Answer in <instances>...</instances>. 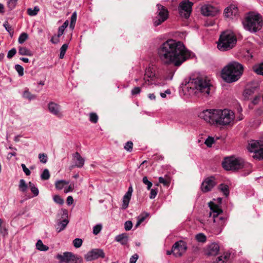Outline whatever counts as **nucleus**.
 Here are the masks:
<instances>
[{
	"instance_id": "37",
	"label": "nucleus",
	"mask_w": 263,
	"mask_h": 263,
	"mask_svg": "<svg viewBox=\"0 0 263 263\" xmlns=\"http://www.w3.org/2000/svg\"><path fill=\"white\" fill-rule=\"evenodd\" d=\"M3 26L5 27L6 31L9 33L11 37H12L14 34V30L12 27L9 25L7 21L4 22Z\"/></svg>"
},
{
	"instance_id": "4",
	"label": "nucleus",
	"mask_w": 263,
	"mask_h": 263,
	"mask_svg": "<svg viewBox=\"0 0 263 263\" xmlns=\"http://www.w3.org/2000/svg\"><path fill=\"white\" fill-rule=\"evenodd\" d=\"M245 30L255 33L261 29L263 22L261 16L259 14L249 13L242 22Z\"/></svg>"
},
{
	"instance_id": "32",
	"label": "nucleus",
	"mask_w": 263,
	"mask_h": 263,
	"mask_svg": "<svg viewBox=\"0 0 263 263\" xmlns=\"http://www.w3.org/2000/svg\"><path fill=\"white\" fill-rule=\"evenodd\" d=\"M22 96L24 98L27 99L29 100H32L35 98L36 96L31 94L28 88H26L23 93Z\"/></svg>"
},
{
	"instance_id": "1",
	"label": "nucleus",
	"mask_w": 263,
	"mask_h": 263,
	"mask_svg": "<svg viewBox=\"0 0 263 263\" xmlns=\"http://www.w3.org/2000/svg\"><path fill=\"white\" fill-rule=\"evenodd\" d=\"M158 54L161 61L165 64L180 66L184 62L193 59L195 54L187 49L179 41L167 40L158 49Z\"/></svg>"
},
{
	"instance_id": "3",
	"label": "nucleus",
	"mask_w": 263,
	"mask_h": 263,
	"mask_svg": "<svg viewBox=\"0 0 263 263\" xmlns=\"http://www.w3.org/2000/svg\"><path fill=\"white\" fill-rule=\"evenodd\" d=\"M237 41V37L233 32L231 30L224 31L219 36L217 48L222 51L229 50L235 46Z\"/></svg>"
},
{
	"instance_id": "39",
	"label": "nucleus",
	"mask_w": 263,
	"mask_h": 263,
	"mask_svg": "<svg viewBox=\"0 0 263 263\" xmlns=\"http://www.w3.org/2000/svg\"><path fill=\"white\" fill-rule=\"evenodd\" d=\"M28 38V35L26 32H22L20 35L18 39V42L20 44H23L25 42V41L27 40Z\"/></svg>"
},
{
	"instance_id": "20",
	"label": "nucleus",
	"mask_w": 263,
	"mask_h": 263,
	"mask_svg": "<svg viewBox=\"0 0 263 263\" xmlns=\"http://www.w3.org/2000/svg\"><path fill=\"white\" fill-rule=\"evenodd\" d=\"M223 14L226 17L233 18L238 15V8L234 5H231L224 9Z\"/></svg>"
},
{
	"instance_id": "15",
	"label": "nucleus",
	"mask_w": 263,
	"mask_h": 263,
	"mask_svg": "<svg viewBox=\"0 0 263 263\" xmlns=\"http://www.w3.org/2000/svg\"><path fill=\"white\" fill-rule=\"evenodd\" d=\"M258 87V83L256 81H253L248 83L245 87L243 96L246 99H249Z\"/></svg>"
},
{
	"instance_id": "40",
	"label": "nucleus",
	"mask_w": 263,
	"mask_h": 263,
	"mask_svg": "<svg viewBox=\"0 0 263 263\" xmlns=\"http://www.w3.org/2000/svg\"><path fill=\"white\" fill-rule=\"evenodd\" d=\"M50 176L49 170L47 168H45L41 175V178L43 180H47L49 179Z\"/></svg>"
},
{
	"instance_id": "16",
	"label": "nucleus",
	"mask_w": 263,
	"mask_h": 263,
	"mask_svg": "<svg viewBox=\"0 0 263 263\" xmlns=\"http://www.w3.org/2000/svg\"><path fill=\"white\" fill-rule=\"evenodd\" d=\"M61 214L62 218H64L62 220H60L57 223V227L56 230L57 232L59 233L65 229L66 226L68 224L69 221L68 218V212L66 209H62L61 211Z\"/></svg>"
},
{
	"instance_id": "17",
	"label": "nucleus",
	"mask_w": 263,
	"mask_h": 263,
	"mask_svg": "<svg viewBox=\"0 0 263 263\" xmlns=\"http://www.w3.org/2000/svg\"><path fill=\"white\" fill-rule=\"evenodd\" d=\"M201 11L203 15L214 16L218 13L219 10L217 7L210 4H206L201 7Z\"/></svg>"
},
{
	"instance_id": "26",
	"label": "nucleus",
	"mask_w": 263,
	"mask_h": 263,
	"mask_svg": "<svg viewBox=\"0 0 263 263\" xmlns=\"http://www.w3.org/2000/svg\"><path fill=\"white\" fill-rule=\"evenodd\" d=\"M115 240L119 242L122 245H126L129 241V236L126 233H123L117 235L115 238Z\"/></svg>"
},
{
	"instance_id": "48",
	"label": "nucleus",
	"mask_w": 263,
	"mask_h": 263,
	"mask_svg": "<svg viewBox=\"0 0 263 263\" xmlns=\"http://www.w3.org/2000/svg\"><path fill=\"white\" fill-rule=\"evenodd\" d=\"M53 200L55 203L60 205H62L64 203V200L58 195L53 196Z\"/></svg>"
},
{
	"instance_id": "7",
	"label": "nucleus",
	"mask_w": 263,
	"mask_h": 263,
	"mask_svg": "<svg viewBox=\"0 0 263 263\" xmlns=\"http://www.w3.org/2000/svg\"><path fill=\"white\" fill-rule=\"evenodd\" d=\"M222 164L227 171H235L242 168H250L251 167L250 164L245 162L242 159L233 156L226 158Z\"/></svg>"
},
{
	"instance_id": "22",
	"label": "nucleus",
	"mask_w": 263,
	"mask_h": 263,
	"mask_svg": "<svg viewBox=\"0 0 263 263\" xmlns=\"http://www.w3.org/2000/svg\"><path fill=\"white\" fill-rule=\"evenodd\" d=\"M219 251V246L218 243L213 242L209 244L205 250V254L208 256H215Z\"/></svg>"
},
{
	"instance_id": "18",
	"label": "nucleus",
	"mask_w": 263,
	"mask_h": 263,
	"mask_svg": "<svg viewBox=\"0 0 263 263\" xmlns=\"http://www.w3.org/2000/svg\"><path fill=\"white\" fill-rule=\"evenodd\" d=\"M263 146V142L251 140L248 144V149L249 152L259 154Z\"/></svg>"
},
{
	"instance_id": "34",
	"label": "nucleus",
	"mask_w": 263,
	"mask_h": 263,
	"mask_svg": "<svg viewBox=\"0 0 263 263\" xmlns=\"http://www.w3.org/2000/svg\"><path fill=\"white\" fill-rule=\"evenodd\" d=\"M219 190L223 193V195L226 197L228 196L229 195V186L227 185L224 184H221L219 186Z\"/></svg>"
},
{
	"instance_id": "30",
	"label": "nucleus",
	"mask_w": 263,
	"mask_h": 263,
	"mask_svg": "<svg viewBox=\"0 0 263 263\" xmlns=\"http://www.w3.org/2000/svg\"><path fill=\"white\" fill-rule=\"evenodd\" d=\"M69 181L64 180H59L55 182V186L58 190L63 189L65 185L68 184Z\"/></svg>"
},
{
	"instance_id": "43",
	"label": "nucleus",
	"mask_w": 263,
	"mask_h": 263,
	"mask_svg": "<svg viewBox=\"0 0 263 263\" xmlns=\"http://www.w3.org/2000/svg\"><path fill=\"white\" fill-rule=\"evenodd\" d=\"M89 120L91 122L96 123L98 120V116L95 112H91L89 115Z\"/></svg>"
},
{
	"instance_id": "58",
	"label": "nucleus",
	"mask_w": 263,
	"mask_h": 263,
	"mask_svg": "<svg viewBox=\"0 0 263 263\" xmlns=\"http://www.w3.org/2000/svg\"><path fill=\"white\" fill-rule=\"evenodd\" d=\"M21 166H22L23 172L25 173L26 175L29 176L30 175L31 172H30V170L28 168L26 167L25 164H22Z\"/></svg>"
},
{
	"instance_id": "62",
	"label": "nucleus",
	"mask_w": 263,
	"mask_h": 263,
	"mask_svg": "<svg viewBox=\"0 0 263 263\" xmlns=\"http://www.w3.org/2000/svg\"><path fill=\"white\" fill-rule=\"evenodd\" d=\"M226 66H242V65L235 61H231L227 64Z\"/></svg>"
},
{
	"instance_id": "52",
	"label": "nucleus",
	"mask_w": 263,
	"mask_h": 263,
	"mask_svg": "<svg viewBox=\"0 0 263 263\" xmlns=\"http://www.w3.org/2000/svg\"><path fill=\"white\" fill-rule=\"evenodd\" d=\"M253 71L257 74L263 76V67H253Z\"/></svg>"
},
{
	"instance_id": "44",
	"label": "nucleus",
	"mask_w": 263,
	"mask_h": 263,
	"mask_svg": "<svg viewBox=\"0 0 263 263\" xmlns=\"http://www.w3.org/2000/svg\"><path fill=\"white\" fill-rule=\"evenodd\" d=\"M83 241L80 238H76L73 240V246L76 248H80L82 245Z\"/></svg>"
},
{
	"instance_id": "57",
	"label": "nucleus",
	"mask_w": 263,
	"mask_h": 263,
	"mask_svg": "<svg viewBox=\"0 0 263 263\" xmlns=\"http://www.w3.org/2000/svg\"><path fill=\"white\" fill-rule=\"evenodd\" d=\"M124 228L126 231H129L132 229V221L128 220L125 222Z\"/></svg>"
},
{
	"instance_id": "36",
	"label": "nucleus",
	"mask_w": 263,
	"mask_h": 263,
	"mask_svg": "<svg viewBox=\"0 0 263 263\" xmlns=\"http://www.w3.org/2000/svg\"><path fill=\"white\" fill-rule=\"evenodd\" d=\"M68 25V21L66 20L64 22L63 25L60 26L58 28V34L59 36H61L64 33L65 29Z\"/></svg>"
},
{
	"instance_id": "60",
	"label": "nucleus",
	"mask_w": 263,
	"mask_h": 263,
	"mask_svg": "<svg viewBox=\"0 0 263 263\" xmlns=\"http://www.w3.org/2000/svg\"><path fill=\"white\" fill-rule=\"evenodd\" d=\"M77 12L75 11L72 14V15L71 16V17H70L71 24H72V23L76 24V22L77 21Z\"/></svg>"
},
{
	"instance_id": "51",
	"label": "nucleus",
	"mask_w": 263,
	"mask_h": 263,
	"mask_svg": "<svg viewBox=\"0 0 263 263\" xmlns=\"http://www.w3.org/2000/svg\"><path fill=\"white\" fill-rule=\"evenodd\" d=\"M102 229V225L100 224H98L96 225L93 228V233L95 235H97L100 233Z\"/></svg>"
},
{
	"instance_id": "31",
	"label": "nucleus",
	"mask_w": 263,
	"mask_h": 263,
	"mask_svg": "<svg viewBox=\"0 0 263 263\" xmlns=\"http://www.w3.org/2000/svg\"><path fill=\"white\" fill-rule=\"evenodd\" d=\"M28 185L31 193L33 194V197L37 196L39 194V191L36 186L31 182H29Z\"/></svg>"
},
{
	"instance_id": "59",
	"label": "nucleus",
	"mask_w": 263,
	"mask_h": 263,
	"mask_svg": "<svg viewBox=\"0 0 263 263\" xmlns=\"http://www.w3.org/2000/svg\"><path fill=\"white\" fill-rule=\"evenodd\" d=\"M15 70L18 72L19 76H23L24 74L23 67H15Z\"/></svg>"
},
{
	"instance_id": "10",
	"label": "nucleus",
	"mask_w": 263,
	"mask_h": 263,
	"mask_svg": "<svg viewBox=\"0 0 263 263\" xmlns=\"http://www.w3.org/2000/svg\"><path fill=\"white\" fill-rule=\"evenodd\" d=\"M157 15L153 18V23L155 27L161 25L167 19L168 16V10L165 7L160 4H157Z\"/></svg>"
},
{
	"instance_id": "5",
	"label": "nucleus",
	"mask_w": 263,
	"mask_h": 263,
	"mask_svg": "<svg viewBox=\"0 0 263 263\" xmlns=\"http://www.w3.org/2000/svg\"><path fill=\"white\" fill-rule=\"evenodd\" d=\"M243 71V67H224L221 72V78L227 83L237 81Z\"/></svg>"
},
{
	"instance_id": "63",
	"label": "nucleus",
	"mask_w": 263,
	"mask_h": 263,
	"mask_svg": "<svg viewBox=\"0 0 263 263\" xmlns=\"http://www.w3.org/2000/svg\"><path fill=\"white\" fill-rule=\"evenodd\" d=\"M171 93V91L170 89H167L164 92H160V96L162 98H165L166 97V95H170Z\"/></svg>"
},
{
	"instance_id": "25",
	"label": "nucleus",
	"mask_w": 263,
	"mask_h": 263,
	"mask_svg": "<svg viewBox=\"0 0 263 263\" xmlns=\"http://www.w3.org/2000/svg\"><path fill=\"white\" fill-rule=\"evenodd\" d=\"M156 77V72L154 67H146L145 70L144 80L149 81V80H153Z\"/></svg>"
},
{
	"instance_id": "14",
	"label": "nucleus",
	"mask_w": 263,
	"mask_h": 263,
	"mask_svg": "<svg viewBox=\"0 0 263 263\" xmlns=\"http://www.w3.org/2000/svg\"><path fill=\"white\" fill-rule=\"evenodd\" d=\"M105 254L102 249H94L87 253L84 256V258L87 261H90L96 260L98 258H104Z\"/></svg>"
},
{
	"instance_id": "42",
	"label": "nucleus",
	"mask_w": 263,
	"mask_h": 263,
	"mask_svg": "<svg viewBox=\"0 0 263 263\" xmlns=\"http://www.w3.org/2000/svg\"><path fill=\"white\" fill-rule=\"evenodd\" d=\"M196 239L200 242H204L206 241V237L203 233H199L196 235Z\"/></svg>"
},
{
	"instance_id": "8",
	"label": "nucleus",
	"mask_w": 263,
	"mask_h": 263,
	"mask_svg": "<svg viewBox=\"0 0 263 263\" xmlns=\"http://www.w3.org/2000/svg\"><path fill=\"white\" fill-rule=\"evenodd\" d=\"M209 204L211 210L209 216L212 218L213 222L217 223L219 227L220 230L217 233L219 234L221 231L222 228L226 225L227 219L222 216V211L218 206L212 202H210Z\"/></svg>"
},
{
	"instance_id": "11",
	"label": "nucleus",
	"mask_w": 263,
	"mask_h": 263,
	"mask_svg": "<svg viewBox=\"0 0 263 263\" xmlns=\"http://www.w3.org/2000/svg\"><path fill=\"white\" fill-rule=\"evenodd\" d=\"M193 3L189 0L181 2L178 7L179 13L181 16L187 18L190 17L192 12Z\"/></svg>"
},
{
	"instance_id": "21",
	"label": "nucleus",
	"mask_w": 263,
	"mask_h": 263,
	"mask_svg": "<svg viewBox=\"0 0 263 263\" xmlns=\"http://www.w3.org/2000/svg\"><path fill=\"white\" fill-rule=\"evenodd\" d=\"M48 108L49 112L52 115L61 118L62 114L61 112V106L59 104L54 102H50L48 104Z\"/></svg>"
},
{
	"instance_id": "49",
	"label": "nucleus",
	"mask_w": 263,
	"mask_h": 263,
	"mask_svg": "<svg viewBox=\"0 0 263 263\" xmlns=\"http://www.w3.org/2000/svg\"><path fill=\"white\" fill-rule=\"evenodd\" d=\"M159 182L163 184L165 186H168L170 184V180L168 179L162 177L159 178Z\"/></svg>"
},
{
	"instance_id": "35",
	"label": "nucleus",
	"mask_w": 263,
	"mask_h": 263,
	"mask_svg": "<svg viewBox=\"0 0 263 263\" xmlns=\"http://www.w3.org/2000/svg\"><path fill=\"white\" fill-rule=\"evenodd\" d=\"M40 11V8L38 6H35L32 9L31 8H28L27 10V14L30 16H35Z\"/></svg>"
},
{
	"instance_id": "12",
	"label": "nucleus",
	"mask_w": 263,
	"mask_h": 263,
	"mask_svg": "<svg viewBox=\"0 0 263 263\" xmlns=\"http://www.w3.org/2000/svg\"><path fill=\"white\" fill-rule=\"evenodd\" d=\"M215 111L216 109H204L199 114L198 117L206 123L214 125Z\"/></svg>"
},
{
	"instance_id": "38",
	"label": "nucleus",
	"mask_w": 263,
	"mask_h": 263,
	"mask_svg": "<svg viewBox=\"0 0 263 263\" xmlns=\"http://www.w3.org/2000/svg\"><path fill=\"white\" fill-rule=\"evenodd\" d=\"M18 187L20 190L22 192L26 191L28 186L24 179H22L20 180Z\"/></svg>"
},
{
	"instance_id": "50",
	"label": "nucleus",
	"mask_w": 263,
	"mask_h": 263,
	"mask_svg": "<svg viewBox=\"0 0 263 263\" xmlns=\"http://www.w3.org/2000/svg\"><path fill=\"white\" fill-rule=\"evenodd\" d=\"M214 139L213 137H209L205 141L204 143L208 147H211L214 143Z\"/></svg>"
},
{
	"instance_id": "64",
	"label": "nucleus",
	"mask_w": 263,
	"mask_h": 263,
	"mask_svg": "<svg viewBox=\"0 0 263 263\" xmlns=\"http://www.w3.org/2000/svg\"><path fill=\"white\" fill-rule=\"evenodd\" d=\"M73 199L72 196H69L67 197L66 199V203L67 205H70L72 204Z\"/></svg>"
},
{
	"instance_id": "13",
	"label": "nucleus",
	"mask_w": 263,
	"mask_h": 263,
	"mask_svg": "<svg viewBox=\"0 0 263 263\" xmlns=\"http://www.w3.org/2000/svg\"><path fill=\"white\" fill-rule=\"evenodd\" d=\"M187 249L186 243L182 241L179 240L176 242L172 248L173 254L176 257L181 256Z\"/></svg>"
},
{
	"instance_id": "61",
	"label": "nucleus",
	"mask_w": 263,
	"mask_h": 263,
	"mask_svg": "<svg viewBox=\"0 0 263 263\" xmlns=\"http://www.w3.org/2000/svg\"><path fill=\"white\" fill-rule=\"evenodd\" d=\"M124 148L129 152L132 151V141H128L126 143Z\"/></svg>"
},
{
	"instance_id": "27",
	"label": "nucleus",
	"mask_w": 263,
	"mask_h": 263,
	"mask_svg": "<svg viewBox=\"0 0 263 263\" xmlns=\"http://www.w3.org/2000/svg\"><path fill=\"white\" fill-rule=\"evenodd\" d=\"M132 195V184L128 187L127 193L124 196L123 198L122 209H125L127 208L130 196Z\"/></svg>"
},
{
	"instance_id": "56",
	"label": "nucleus",
	"mask_w": 263,
	"mask_h": 263,
	"mask_svg": "<svg viewBox=\"0 0 263 263\" xmlns=\"http://www.w3.org/2000/svg\"><path fill=\"white\" fill-rule=\"evenodd\" d=\"M60 36H58V34L55 35L54 36H52L51 39L50 41L52 42V43L54 44H57L60 42L59 37Z\"/></svg>"
},
{
	"instance_id": "24",
	"label": "nucleus",
	"mask_w": 263,
	"mask_h": 263,
	"mask_svg": "<svg viewBox=\"0 0 263 263\" xmlns=\"http://www.w3.org/2000/svg\"><path fill=\"white\" fill-rule=\"evenodd\" d=\"M72 160L74 163V166L75 167L81 168L84 164L85 159L78 152H76L72 155Z\"/></svg>"
},
{
	"instance_id": "23",
	"label": "nucleus",
	"mask_w": 263,
	"mask_h": 263,
	"mask_svg": "<svg viewBox=\"0 0 263 263\" xmlns=\"http://www.w3.org/2000/svg\"><path fill=\"white\" fill-rule=\"evenodd\" d=\"M233 257V254L230 251L224 252L222 255L218 257L213 263H227Z\"/></svg>"
},
{
	"instance_id": "28",
	"label": "nucleus",
	"mask_w": 263,
	"mask_h": 263,
	"mask_svg": "<svg viewBox=\"0 0 263 263\" xmlns=\"http://www.w3.org/2000/svg\"><path fill=\"white\" fill-rule=\"evenodd\" d=\"M149 214L146 212L142 213L137 218V221L135 225V227L137 228L139 226L142 224L146 218L149 217Z\"/></svg>"
},
{
	"instance_id": "53",
	"label": "nucleus",
	"mask_w": 263,
	"mask_h": 263,
	"mask_svg": "<svg viewBox=\"0 0 263 263\" xmlns=\"http://www.w3.org/2000/svg\"><path fill=\"white\" fill-rule=\"evenodd\" d=\"M16 53V49L15 48H12L10 50L7 54V58L11 59Z\"/></svg>"
},
{
	"instance_id": "29",
	"label": "nucleus",
	"mask_w": 263,
	"mask_h": 263,
	"mask_svg": "<svg viewBox=\"0 0 263 263\" xmlns=\"http://www.w3.org/2000/svg\"><path fill=\"white\" fill-rule=\"evenodd\" d=\"M176 70V69L174 68L173 67H171L167 69L164 76L165 79L167 80H172L173 79Z\"/></svg>"
},
{
	"instance_id": "2",
	"label": "nucleus",
	"mask_w": 263,
	"mask_h": 263,
	"mask_svg": "<svg viewBox=\"0 0 263 263\" xmlns=\"http://www.w3.org/2000/svg\"><path fill=\"white\" fill-rule=\"evenodd\" d=\"M212 84L210 79L204 74H194L185 78L181 83L182 90L190 96L207 97Z\"/></svg>"
},
{
	"instance_id": "47",
	"label": "nucleus",
	"mask_w": 263,
	"mask_h": 263,
	"mask_svg": "<svg viewBox=\"0 0 263 263\" xmlns=\"http://www.w3.org/2000/svg\"><path fill=\"white\" fill-rule=\"evenodd\" d=\"M30 51L25 47H19L18 53L21 55H29Z\"/></svg>"
},
{
	"instance_id": "55",
	"label": "nucleus",
	"mask_w": 263,
	"mask_h": 263,
	"mask_svg": "<svg viewBox=\"0 0 263 263\" xmlns=\"http://www.w3.org/2000/svg\"><path fill=\"white\" fill-rule=\"evenodd\" d=\"M157 193H158V190L157 189H152L151 190L149 198L151 199H154L156 197V195H157Z\"/></svg>"
},
{
	"instance_id": "6",
	"label": "nucleus",
	"mask_w": 263,
	"mask_h": 263,
	"mask_svg": "<svg viewBox=\"0 0 263 263\" xmlns=\"http://www.w3.org/2000/svg\"><path fill=\"white\" fill-rule=\"evenodd\" d=\"M215 111L214 125H228L233 122L235 118L234 113L231 110L227 109H216Z\"/></svg>"
},
{
	"instance_id": "9",
	"label": "nucleus",
	"mask_w": 263,
	"mask_h": 263,
	"mask_svg": "<svg viewBox=\"0 0 263 263\" xmlns=\"http://www.w3.org/2000/svg\"><path fill=\"white\" fill-rule=\"evenodd\" d=\"M55 258L59 260V263H83L81 256L70 252H65L63 254H58Z\"/></svg>"
},
{
	"instance_id": "54",
	"label": "nucleus",
	"mask_w": 263,
	"mask_h": 263,
	"mask_svg": "<svg viewBox=\"0 0 263 263\" xmlns=\"http://www.w3.org/2000/svg\"><path fill=\"white\" fill-rule=\"evenodd\" d=\"M142 181L145 184L147 185V189L149 190L152 186V183L148 180L146 177H144L143 178Z\"/></svg>"
},
{
	"instance_id": "41",
	"label": "nucleus",
	"mask_w": 263,
	"mask_h": 263,
	"mask_svg": "<svg viewBox=\"0 0 263 263\" xmlns=\"http://www.w3.org/2000/svg\"><path fill=\"white\" fill-rule=\"evenodd\" d=\"M68 46L67 44H64L62 46V47L60 48V53L59 55L60 59H63L64 58V56L67 49Z\"/></svg>"
},
{
	"instance_id": "46",
	"label": "nucleus",
	"mask_w": 263,
	"mask_h": 263,
	"mask_svg": "<svg viewBox=\"0 0 263 263\" xmlns=\"http://www.w3.org/2000/svg\"><path fill=\"white\" fill-rule=\"evenodd\" d=\"M39 158L40 161L43 163H46L48 160L47 155L44 153L40 154L39 155Z\"/></svg>"
},
{
	"instance_id": "45",
	"label": "nucleus",
	"mask_w": 263,
	"mask_h": 263,
	"mask_svg": "<svg viewBox=\"0 0 263 263\" xmlns=\"http://www.w3.org/2000/svg\"><path fill=\"white\" fill-rule=\"evenodd\" d=\"M18 0H8V7L10 10H13L16 6Z\"/></svg>"
},
{
	"instance_id": "19",
	"label": "nucleus",
	"mask_w": 263,
	"mask_h": 263,
	"mask_svg": "<svg viewBox=\"0 0 263 263\" xmlns=\"http://www.w3.org/2000/svg\"><path fill=\"white\" fill-rule=\"evenodd\" d=\"M216 184L214 177H210L205 179L201 185V190L204 192H207L211 190Z\"/></svg>"
},
{
	"instance_id": "33",
	"label": "nucleus",
	"mask_w": 263,
	"mask_h": 263,
	"mask_svg": "<svg viewBox=\"0 0 263 263\" xmlns=\"http://www.w3.org/2000/svg\"><path fill=\"white\" fill-rule=\"evenodd\" d=\"M36 249L40 251H46L49 249V247L44 245L41 240H39L36 243Z\"/></svg>"
}]
</instances>
